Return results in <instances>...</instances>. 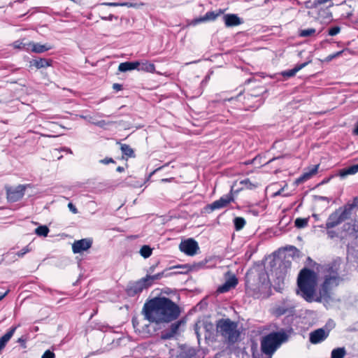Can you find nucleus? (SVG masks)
Returning a JSON list of instances; mask_svg holds the SVG:
<instances>
[{
	"label": "nucleus",
	"mask_w": 358,
	"mask_h": 358,
	"mask_svg": "<svg viewBox=\"0 0 358 358\" xmlns=\"http://www.w3.org/2000/svg\"><path fill=\"white\" fill-rule=\"evenodd\" d=\"M142 313L149 322L161 324L176 320L180 316V310L171 299L155 297L144 303Z\"/></svg>",
	"instance_id": "obj_1"
},
{
	"label": "nucleus",
	"mask_w": 358,
	"mask_h": 358,
	"mask_svg": "<svg viewBox=\"0 0 358 358\" xmlns=\"http://www.w3.org/2000/svg\"><path fill=\"white\" fill-rule=\"evenodd\" d=\"M237 327V323L229 318L220 319L216 323L217 334L222 337L224 343L233 345L238 341L241 336Z\"/></svg>",
	"instance_id": "obj_2"
},
{
	"label": "nucleus",
	"mask_w": 358,
	"mask_h": 358,
	"mask_svg": "<svg viewBox=\"0 0 358 358\" xmlns=\"http://www.w3.org/2000/svg\"><path fill=\"white\" fill-rule=\"evenodd\" d=\"M287 340V335L283 331H273L262 337L261 350L266 355L272 357L280 345Z\"/></svg>",
	"instance_id": "obj_3"
},
{
	"label": "nucleus",
	"mask_w": 358,
	"mask_h": 358,
	"mask_svg": "<svg viewBox=\"0 0 358 358\" xmlns=\"http://www.w3.org/2000/svg\"><path fill=\"white\" fill-rule=\"evenodd\" d=\"M317 284V274L313 270L302 268L297 278V285L299 291H315Z\"/></svg>",
	"instance_id": "obj_4"
},
{
	"label": "nucleus",
	"mask_w": 358,
	"mask_h": 358,
	"mask_svg": "<svg viewBox=\"0 0 358 358\" xmlns=\"http://www.w3.org/2000/svg\"><path fill=\"white\" fill-rule=\"evenodd\" d=\"M342 282L343 279L339 276L337 271H329L324 275L320 291H331L336 289Z\"/></svg>",
	"instance_id": "obj_5"
},
{
	"label": "nucleus",
	"mask_w": 358,
	"mask_h": 358,
	"mask_svg": "<svg viewBox=\"0 0 358 358\" xmlns=\"http://www.w3.org/2000/svg\"><path fill=\"white\" fill-rule=\"evenodd\" d=\"M350 217L349 214L343 207L339 208L328 217L326 222L327 229L334 228Z\"/></svg>",
	"instance_id": "obj_6"
},
{
	"label": "nucleus",
	"mask_w": 358,
	"mask_h": 358,
	"mask_svg": "<svg viewBox=\"0 0 358 358\" xmlns=\"http://www.w3.org/2000/svg\"><path fill=\"white\" fill-rule=\"evenodd\" d=\"M180 251L189 256H193L196 254L199 249L198 243L192 238H189L180 243L179 245Z\"/></svg>",
	"instance_id": "obj_7"
},
{
	"label": "nucleus",
	"mask_w": 358,
	"mask_h": 358,
	"mask_svg": "<svg viewBox=\"0 0 358 358\" xmlns=\"http://www.w3.org/2000/svg\"><path fill=\"white\" fill-rule=\"evenodd\" d=\"M163 275L164 272L158 273L152 275H148L145 278H143L136 282V289H138V291L146 289L154 282V281L161 279Z\"/></svg>",
	"instance_id": "obj_8"
},
{
	"label": "nucleus",
	"mask_w": 358,
	"mask_h": 358,
	"mask_svg": "<svg viewBox=\"0 0 358 358\" xmlns=\"http://www.w3.org/2000/svg\"><path fill=\"white\" fill-rule=\"evenodd\" d=\"M92 245V239L90 238L75 241L72 244L73 252L74 254L81 253L90 249Z\"/></svg>",
	"instance_id": "obj_9"
},
{
	"label": "nucleus",
	"mask_w": 358,
	"mask_h": 358,
	"mask_svg": "<svg viewBox=\"0 0 358 358\" xmlns=\"http://www.w3.org/2000/svg\"><path fill=\"white\" fill-rule=\"evenodd\" d=\"M292 263L289 261H282L275 271V275L278 280V285L280 283L283 282L285 277L287 276L289 271L291 268Z\"/></svg>",
	"instance_id": "obj_10"
},
{
	"label": "nucleus",
	"mask_w": 358,
	"mask_h": 358,
	"mask_svg": "<svg viewBox=\"0 0 358 358\" xmlns=\"http://www.w3.org/2000/svg\"><path fill=\"white\" fill-rule=\"evenodd\" d=\"M182 320H178L172 323L169 329L164 330L161 334V339L169 340L172 338L175 335L178 334L180 327L183 324Z\"/></svg>",
	"instance_id": "obj_11"
},
{
	"label": "nucleus",
	"mask_w": 358,
	"mask_h": 358,
	"mask_svg": "<svg viewBox=\"0 0 358 358\" xmlns=\"http://www.w3.org/2000/svg\"><path fill=\"white\" fill-rule=\"evenodd\" d=\"M238 284V279L234 274L227 273L224 277V282L218 287L217 291H229L234 289Z\"/></svg>",
	"instance_id": "obj_12"
},
{
	"label": "nucleus",
	"mask_w": 358,
	"mask_h": 358,
	"mask_svg": "<svg viewBox=\"0 0 358 358\" xmlns=\"http://www.w3.org/2000/svg\"><path fill=\"white\" fill-rule=\"evenodd\" d=\"M25 187L18 185L15 188H9L7 189V199L11 202H15L23 197L24 194Z\"/></svg>",
	"instance_id": "obj_13"
},
{
	"label": "nucleus",
	"mask_w": 358,
	"mask_h": 358,
	"mask_svg": "<svg viewBox=\"0 0 358 358\" xmlns=\"http://www.w3.org/2000/svg\"><path fill=\"white\" fill-rule=\"evenodd\" d=\"M329 336V331H325L322 328L317 329L310 334V342L317 344L324 341Z\"/></svg>",
	"instance_id": "obj_14"
},
{
	"label": "nucleus",
	"mask_w": 358,
	"mask_h": 358,
	"mask_svg": "<svg viewBox=\"0 0 358 358\" xmlns=\"http://www.w3.org/2000/svg\"><path fill=\"white\" fill-rule=\"evenodd\" d=\"M232 200V197L230 195H225L221 197L220 199L215 201L211 204L208 206V208L210 210V211L220 209L224 207H226Z\"/></svg>",
	"instance_id": "obj_15"
},
{
	"label": "nucleus",
	"mask_w": 358,
	"mask_h": 358,
	"mask_svg": "<svg viewBox=\"0 0 358 358\" xmlns=\"http://www.w3.org/2000/svg\"><path fill=\"white\" fill-rule=\"evenodd\" d=\"M223 13L222 10H218L217 11H209L207 12L204 16L196 18L193 20L192 24L196 25L199 23H201L207 21L215 20L218 16Z\"/></svg>",
	"instance_id": "obj_16"
},
{
	"label": "nucleus",
	"mask_w": 358,
	"mask_h": 358,
	"mask_svg": "<svg viewBox=\"0 0 358 358\" xmlns=\"http://www.w3.org/2000/svg\"><path fill=\"white\" fill-rule=\"evenodd\" d=\"M318 168V164L309 167L306 171L303 172V173L299 178L296 179V183H302L309 180L310 178H312L314 175L317 173Z\"/></svg>",
	"instance_id": "obj_17"
},
{
	"label": "nucleus",
	"mask_w": 358,
	"mask_h": 358,
	"mask_svg": "<svg viewBox=\"0 0 358 358\" xmlns=\"http://www.w3.org/2000/svg\"><path fill=\"white\" fill-rule=\"evenodd\" d=\"M223 21L227 27H235L243 22L235 14H227L223 16Z\"/></svg>",
	"instance_id": "obj_18"
},
{
	"label": "nucleus",
	"mask_w": 358,
	"mask_h": 358,
	"mask_svg": "<svg viewBox=\"0 0 358 358\" xmlns=\"http://www.w3.org/2000/svg\"><path fill=\"white\" fill-rule=\"evenodd\" d=\"M357 173H358V164L339 170L336 175L343 179L348 176L354 175Z\"/></svg>",
	"instance_id": "obj_19"
},
{
	"label": "nucleus",
	"mask_w": 358,
	"mask_h": 358,
	"mask_svg": "<svg viewBox=\"0 0 358 358\" xmlns=\"http://www.w3.org/2000/svg\"><path fill=\"white\" fill-rule=\"evenodd\" d=\"M29 63H30V66H34L36 69H43V68H46L48 66H51L52 60L47 59L45 58H39V59H33V60L30 61Z\"/></svg>",
	"instance_id": "obj_20"
},
{
	"label": "nucleus",
	"mask_w": 358,
	"mask_h": 358,
	"mask_svg": "<svg viewBox=\"0 0 358 358\" xmlns=\"http://www.w3.org/2000/svg\"><path fill=\"white\" fill-rule=\"evenodd\" d=\"M29 49L31 48V51L36 53H42L51 49V47L48 45H41L35 43L34 42L28 43Z\"/></svg>",
	"instance_id": "obj_21"
},
{
	"label": "nucleus",
	"mask_w": 358,
	"mask_h": 358,
	"mask_svg": "<svg viewBox=\"0 0 358 358\" xmlns=\"http://www.w3.org/2000/svg\"><path fill=\"white\" fill-rule=\"evenodd\" d=\"M139 66H140V63L138 62H122V63L120 64V65L118 66V70L121 72H126V71H131L134 69H138Z\"/></svg>",
	"instance_id": "obj_22"
},
{
	"label": "nucleus",
	"mask_w": 358,
	"mask_h": 358,
	"mask_svg": "<svg viewBox=\"0 0 358 358\" xmlns=\"http://www.w3.org/2000/svg\"><path fill=\"white\" fill-rule=\"evenodd\" d=\"M310 62H304L300 64L296 65L294 69L284 71L282 72V76L285 78H291L296 75V73L299 71L301 69L304 68L308 65Z\"/></svg>",
	"instance_id": "obj_23"
},
{
	"label": "nucleus",
	"mask_w": 358,
	"mask_h": 358,
	"mask_svg": "<svg viewBox=\"0 0 358 358\" xmlns=\"http://www.w3.org/2000/svg\"><path fill=\"white\" fill-rule=\"evenodd\" d=\"M248 101L254 103H252V105L248 106V110L249 109L255 110V109L259 108L263 103L261 97L252 95H250V97H248Z\"/></svg>",
	"instance_id": "obj_24"
},
{
	"label": "nucleus",
	"mask_w": 358,
	"mask_h": 358,
	"mask_svg": "<svg viewBox=\"0 0 358 358\" xmlns=\"http://www.w3.org/2000/svg\"><path fill=\"white\" fill-rule=\"evenodd\" d=\"M301 294V296L307 301L312 302L313 301L317 300L321 296L322 292H296Z\"/></svg>",
	"instance_id": "obj_25"
},
{
	"label": "nucleus",
	"mask_w": 358,
	"mask_h": 358,
	"mask_svg": "<svg viewBox=\"0 0 358 358\" xmlns=\"http://www.w3.org/2000/svg\"><path fill=\"white\" fill-rule=\"evenodd\" d=\"M99 6H126L128 8H136L137 6L136 3H132L129 2H122V3H117V2H103L99 4Z\"/></svg>",
	"instance_id": "obj_26"
},
{
	"label": "nucleus",
	"mask_w": 358,
	"mask_h": 358,
	"mask_svg": "<svg viewBox=\"0 0 358 358\" xmlns=\"http://www.w3.org/2000/svg\"><path fill=\"white\" fill-rule=\"evenodd\" d=\"M344 209L346 210V212L349 214V215L350 216L351 213H352V210L355 208H358V196H355L354 199H353V201L352 203H348L346 205H345L343 206Z\"/></svg>",
	"instance_id": "obj_27"
},
{
	"label": "nucleus",
	"mask_w": 358,
	"mask_h": 358,
	"mask_svg": "<svg viewBox=\"0 0 358 358\" xmlns=\"http://www.w3.org/2000/svg\"><path fill=\"white\" fill-rule=\"evenodd\" d=\"M259 282L262 285L265 286V289L267 288V286L269 285V279L268 274L264 271L262 268L261 271L259 273Z\"/></svg>",
	"instance_id": "obj_28"
},
{
	"label": "nucleus",
	"mask_w": 358,
	"mask_h": 358,
	"mask_svg": "<svg viewBox=\"0 0 358 358\" xmlns=\"http://www.w3.org/2000/svg\"><path fill=\"white\" fill-rule=\"evenodd\" d=\"M346 354L344 348H337L332 350L331 358H344Z\"/></svg>",
	"instance_id": "obj_29"
},
{
	"label": "nucleus",
	"mask_w": 358,
	"mask_h": 358,
	"mask_svg": "<svg viewBox=\"0 0 358 358\" xmlns=\"http://www.w3.org/2000/svg\"><path fill=\"white\" fill-rule=\"evenodd\" d=\"M120 149H121L122 152L124 155L129 157H134V152L133 149L129 145L121 144Z\"/></svg>",
	"instance_id": "obj_30"
},
{
	"label": "nucleus",
	"mask_w": 358,
	"mask_h": 358,
	"mask_svg": "<svg viewBox=\"0 0 358 358\" xmlns=\"http://www.w3.org/2000/svg\"><path fill=\"white\" fill-rule=\"evenodd\" d=\"M155 69V65L149 62L140 64L138 70L144 71L147 72H153Z\"/></svg>",
	"instance_id": "obj_31"
},
{
	"label": "nucleus",
	"mask_w": 358,
	"mask_h": 358,
	"mask_svg": "<svg viewBox=\"0 0 358 358\" xmlns=\"http://www.w3.org/2000/svg\"><path fill=\"white\" fill-rule=\"evenodd\" d=\"M35 233L39 236L46 237L49 233V229L45 225H41L35 229Z\"/></svg>",
	"instance_id": "obj_32"
},
{
	"label": "nucleus",
	"mask_w": 358,
	"mask_h": 358,
	"mask_svg": "<svg viewBox=\"0 0 358 358\" xmlns=\"http://www.w3.org/2000/svg\"><path fill=\"white\" fill-rule=\"evenodd\" d=\"M152 248L148 245H143L140 250V254L144 258H148L152 255Z\"/></svg>",
	"instance_id": "obj_33"
},
{
	"label": "nucleus",
	"mask_w": 358,
	"mask_h": 358,
	"mask_svg": "<svg viewBox=\"0 0 358 358\" xmlns=\"http://www.w3.org/2000/svg\"><path fill=\"white\" fill-rule=\"evenodd\" d=\"M234 222L236 231L242 229L245 224V221L243 217H236Z\"/></svg>",
	"instance_id": "obj_34"
},
{
	"label": "nucleus",
	"mask_w": 358,
	"mask_h": 358,
	"mask_svg": "<svg viewBox=\"0 0 358 358\" xmlns=\"http://www.w3.org/2000/svg\"><path fill=\"white\" fill-rule=\"evenodd\" d=\"M315 32H316L315 29L308 28L306 29L301 30L299 36L301 37H308V36H313Z\"/></svg>",
	"instance_id": "obj_35"
},
{
	"label": "nucleus",
	"mask_w": 358,
	"mask_h": 358,
	"mask_svg": "<svg viewBox=\"0 0 358 358\" xmlns=\"http://www.w3.org/2000/svg\"><path fill=\"white\" fill-rule=\"evenodd\" d=\"M308 220L307 218H296L295 226L297 228H303L308 225Z\"/></svg>",
	"instance_id": "obj_36"
},
{
	"label": "nucleus",
	"mask_w": 358,
	"mask_h": 358,
	"mask_svg": "<svg viewBox=\"0 0 358 358\" xmlns=\"http://www.w3.org/2000/svg\"><path fill=\"white\" fill-rule=\"evenodd\" d=\"M287 312V309L283 308V307H275L272 310V313L276 316V317H279V316H281L284 314H285Z\"/></svg>",
	"instance_id": "obj_37"
},
{
	"label": "nucleus",
	"mask_w": 358,
	"mask_h": 358,
	"mask_svg": "<svg viewBox=\"0 0 358 358\" xmlns=\"http://www.w3.org/2000/svg\"><path fill=\"white\" fill-rule=\"evenodd\" d=\"M341 31V27L338 26H335L333 27H331L329 31L328 34L329 36H334L339 34Z\"/></svg>",
	"instance_id": "obj_38"
},
{
	"label": "nucleus",
	"mask_w": 358,
	"mask_h": 358,
	"mask_svg": "<svg viewBox=\"0 0 358 358\" xmlns=\"http://www.w3.org/2000/svg\"><path fill=\"white\" fill-rule=\"evenodd\" d=\"M31 249L29 248V245L25 246L23 248L20 252H17L15 255H17L19 257H22L25 254L30 252Z\"/></svg>",
	"instance_id": "obj_39"
},
{
	"label": "nucleus",
	"mask_w": 358,
	"mask_h": 358,
	"mask_svg": "<svg viewBox=\"0 0 358 358\" xmlns=\"http://www.w3.org/2000/svg\"><path fill=\"white\" fill-rule=\"evenodd\" d=\"M15 48H22L29 50L28 43H24L23 41H16L14 43Z\"/></svg>",
	"instance_id": "obj_40"
},
{
	"label": "nucleus",
	"mask_w": 358,
	"mask_h": 358,
	"mask_svg": "<svg viewBox=\"0 0 358 358\" xmlns=\"http://www.w3.org/2000/svg\"><path fill=\"white\" fill-rule=\"evenodd\" d=\"M92 117H89V121L91 123H92V124H95L96 126H99L100 127H103L104 126L106 125V122L105 120H101V121L94 122V121L92 120Z\"/></svg>",
	"instance_id": "obj_41"
},
{
	"label": "nucleus",
	"mask_w": 358,
	"mask_h": 358,
	"mask_svg": "<svg viewBox=\"0 0 358 358\" xmlns=\"http://www.w3.org/2000/svg\"><path fill=\"white\" fill-rule=\"evenodd\" d=\"M55 353L49 350H46L41 357V358H55Z\"/></svg>",
	"instance_id": "obj_42"
},
{
	"label": "nucleus",
	"mask_w": 358,
	"mask_h": 358,
	"mask_svg": "<svg viewBox=\"0 0 358 358\" xmlns=\"http://www.w3.org/2000/svg\"><path fill=\"white\" fill-rule=\"evenodd\" d=\"M99 162L103 164H108L109 163H115V161L113 158L106 157L105 159H101Z\"/></svg>",
	"instance_id": "obj_43"
},
{
	"label": "nucleus",
	"mask_w": 358,
	"mask_h": 358,
	"mask_svg": "<svg viewBox=\"0 0 358 358\" xmlns=\"http://www.w3.org/2000/svg\"><path fill=\"white\" fill-rule=\"evenodd\" d=\"M68 208L70 210V211H71L73 214L78 213V210L76 207L72 203H69L68 204Z\"/></svg>",
	"instance_id": "obj_44"
},
{
	"label": "nucleus",
	"mask_w": 358,
	"mask_h": 358,
	"mask_svg": "<svg viewBox=\"0 0 358 358\" xmlns=\"http://www.w3.org/2000/svg\"><path fill=\"white\" fill-rule=\"evenodd\" d=\"M343 51L342 50V51L337 52L335 54L330 55L328 56L327 59L329 61H330V60L333 59L334 58L340 56L343 53Z\"/></svg>",
	"instance_id": "obj_45"
},
{
	"label": "nucleus",
	"mask_w": 358,
	"mask_h": 358,
	"mask_svg": "<svg viewBox=\"0 0 358 358\" xmlns=\"http://www.w3.org/2000/svg\"><path fill=\"white\" fill-rule=\"evenodd\" d=\"M260 160L261 157H259V156H256L252 159L251 163L259 166L261 164Z\"/></svg>",
	"instance_id": "obj_46"
},
{
	"label": "nucleus",
	"mask_w": 358,
	"mask_h": 358,
	"mask_svg": "<svg viewBox=\"0 0 358 358\" xmlns=\"http://www.w3.org/2000/svg\"><path fill=\"white\" fill-rule=\"evenodd\" d=\"M203 266H204V264L202 263V262H200V263H199L197 264L192 265V268H191V270H196L197 268H201Z\"/></svg>",
	"instance_id": "obj_47"
},
{
	"label": "nucleus",
	"mask_w": 358,
	"mask_h": 358,
	"mask_svg": "<svg viewBox=\"0 0 358 358\" xmlns=\"http://www.w3.org/2000/svg\"><path fill=\"white\" fill-rule=\"evenodd\" d=\"M17 342L20 343L21 344V345L25 348L27 346H26V340L23 338H19L18 340H17Z\"/></svg>",
	"instance_id": "obj_48"
},
{
	"label": "nucleus",
	"mask_w": 358,
	"mask_h": 358,
	"mask_svg": "<svg viewBox=\"0 0 358 358\" xmlns=\"http://www.w3.org/2000/svg\"><path fill=\"white\" fill-rule=\"evenodd\" d=\"M253 358H271V357L266 355L262 354H258L257 355H253Z\"/></svg>",
	"instance_id": "obj_49"
},
{
	"label": "nucleus",
	"mask_w": 358,
	"mask_h": 358,
	"mask_svg": "<svg viewBox=\"0 0 358 358\" xmlns=\"http://www.w3.org/2000/svg\"><path fill=\"white\" fill-rule=\"evenodd\" d=\"M113 88L117 91L121 90L122 89V87L120 84L118 83H114L113 85Z\"/></svg>",
	"instance_id": "obj_50"
},
{
	"label": "nucleus",
	"mask_w": 358,
	"mask_h": 358,
	"mask_svg": "<svg viewBox=\"0 0 358 358\" xmlns=\"http://www.w3.org/2000/svg\"><path fill=\"white\" fill-rule=\"evenodd\" d=\"M113 17H114L113 15H110L108 17H101V19L104 20H112Z\"/></svg>",
	"instance_id": "obj_51"
},
{
	"label": "nucleus",
	"mask_w": 358,
	"mask_h": 358,
	"mask_svg": "<svg viewBox=\"0 0 358 358\" xmlns=\"http://www.w3.org/2000/svg\"><path fill=\"white\" fill-rule=\"evenodd\" d=\"M285 187L281 188L278 192L274 193V196L281 195L282 194V192L284 191Z\"/></svg>",
	"instance_id": "obj_52"
},
{
	"label": "nucleus",
	"mask_w": 358,
	"mask_h": 358,
	"mask_svg": "<svg viewBox=\"0 0 358 358\" xmlns=\"http://www.w3.org/2000/svg\"><path fill=\"white\" fill-rule=\"evenodd\" d=\"M8 292H3L0 294V301H1L8 294Z\"/></svg>",
	"instance_id": "obj_53"
},
{
	"label": "nucleus",
	"mask_w": 358,
	"mask_h": 358,
	"mask_svg": "<svg viewBox=\"0 0 358 358\" xmlns=\"http://www.w3.org/2000/svg\"><path fill=\"white\" fill-rule=\"evenodd\" d=\"M124 168L122 166H118L117 169H116V171L117 172H123L124 171Z\"/></svg>",
	"instance_id": "obj_54"
},
{
	"label": "nucleus",
	"mask_w": 358,
	"mask_h": 358,
	"mask_svg": "<svg viewBox=\"0 0 358 358\" xmlns=\"http://www.w3.org/2000/svg\"><path fill=\"white\" fill-rule=\"evenodd\" d=\"M354 134L358 135V122H357V124L355 129H354Z\"/></svg>",
	"instance_id": "obj_55"
},
{
	"label": "nucleus",
	"mask_w": 358,
	"mask_h": 358,
	"mask_svg": "<svg viewBox=\"0 0 358 358\" xmlns=\"http://www.w3.org/2000/svg\"><path fill=\"white\" fill-rule=\"evenodd\" d=\"M252 186H253L251 183H249V182L248 181V186H247V188L248 189H251L252 188Z\"/></svg>",
	"instance_id": "obj_56"
},
{
	"label": "nucleus",
	"mask_w": 358,
	"mask_h": 358,
	"mask_svg": "<svg viewBox=\"0 0 358 358\" xmlns=\"http://www.w3.org/2000/svg\"><path fill=\"white\" fill-rule=\"evenodd\" d=\"M321 199L325 201L327 200V198L325 196H321Z\"/></svg>",
	"instance_id": "obj_57"
},
{
	"label": "nucleus",
	"mask_w": 358,
	"mask_h": 358,
	"mask_svg": "<svg viewBox=\"0 0 358 358\" xmlns=\"http://www.w3.org/2000/svg\"><path fill=\"white\" fill-rule=\"evenodd\" d=\"M308 262L311 261V259L310 257L308 258Z\"/></svg>",
	"instance_id": "obj_58"
},
{
	"label": "nucleus",
	"mask_w": 358,
	"mask_h": 358,
	"mask_svg": "<svg viewBox=\"0 0 358 358\" xmlns=\"http://www.w3.org/2000/svg\"><path fill=\"white\" fill-rule=\"evenodd\" d=\"M195 62H193L192 63H194ZM192 62H190L191 64ZM187 64H189V62H187Z\"/></svg>",
	"instance_id": "obj_59"
},
{
	"label": "nucleus",
	"mask_w": 358,
	"mask_h": 358,
	"mask_svg": "<svg viewBox=\"0 0 358 358\" xmlns=\"http://www.w3.org/2000/svg\"><path fill=\"white\" fill-rule=\"evenodd\" d=\"M182 291H188L187 289H182Z\"/></svg>",
	"instance_id": "obj_60"
}]
</instances>
